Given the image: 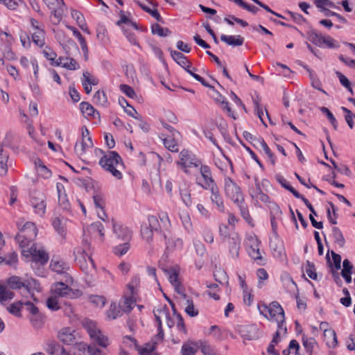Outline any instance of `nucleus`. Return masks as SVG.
<instances>
[{"label": "nucleus", "mask_w": 355, "mask_h": 355, "mask_svg": "<svg viewBox=\"0 0 355 355\" xmlns=\"http://www.w3.org/2000/svg\"><path fill=\"white\" fill-rule=\"evenodd\" d=\"M99 165L114 178L121 180L123 178L121 169L124 168L121 156L116 151H108L99 160Z\"/></svg>", "instance_id": "1"}, {"label": "nucleus", "mask_w": 355, "mask_h": 355, "mask_svg": "<svg viewBox=\"0 0 355 355\" xmlns=\"http://www.w3.org/2000/svg\"><path fill=\"white\" fill-rule=\"evenodd\" d=\"M259 313L269 320L275 321L277 323L278 330L286 331V328L283 327L284 322V311L280 304L277 302H273L267 306L265 304L258 305Z\"/></svg>", "instance_id": "2"}, {"label": "nucleus", "mask_w": 355, "mask_h": 355, "mask_svg": "<svg viewBox=\"0 0 355 355\" xmlns=\"http://www.w3.org/2000/svg\"><path fill=\"white\" fill-rule=\"evenodd\" d=\"M82 324L94 343L104 349L109 347L111 343L110 338L101 331L96 322L86 318L82 321Z\"/></svg>", "instance_id": "3"}, {"label": "nucleus", "mask_w": 355, "mask_h": 355, "mask_svg": "<svg viewBox=\"0 0 355 355\" xmlns=\"http://www.w3.org/2000/svg\"><path fill=\"white\" fill-rule=\"evenodd\" d=\"M28 203L33 213L40 218L45 216L46 210V196L42 191L33 189L29 192Z\"/></svg>", "instance_id": "4"}, {"label": "nucleus", "mask_w": 355, "mask_h": 355, "mask_svg": "<svg viewBox=\"0 0 355 355\" xmlns=\"http://www.w3.org/2000/svg\"><path fill=\"white\" fill-rule=\"evenodd\" d=\"M23 254L31 261V267L34 268L33 264L45 265L49 261V254L42 246L33 244L28 250H23Z\"/></svg>", "instance_id": "5"}, {"label": "nucleus", "mask_w": 355, "mask_h": 355, "mask_svg": "<svg viewBox=\"0 0 355 355\" xmlns=\"http://www.w3.org/2000/svg\"><path fill=\"white\" fill-rule=\"evenodd\" d=\"M186 174H189V168L198 167L201 165V161L191 151L183 149L179 154V159L175 162Z\"/></svg>", "instance_id": "6"}, {"label": "nucleus", "mask_w": 355, "mask_h": 355, "mask_svg": "<svg viewBox=\"0 0 355 355\" xmlns=\"http://www.w3.org/2000/svg\"><path fill=\"white\" fill-rule=\"evenodd\" d=\"M37 232L35 224L28 221L19 229V233L16 236V239L22 247H25L36 238Z\"/></svg>", "instance_id": "7"}, {"label": "nucleus", "mask_w": 355, "mask_h": 355, "mask_svg": "<svg viewBox=\"0 0 355 355\" xmlns=\"http://www.w3.org/2000/svg\"><path fill=\"white\" fill-rule=\"evenodd\" d=\"M224 191L225 196L235 204L244 202V198L240 187L230 177L224 178Z\"/></svg>", "instance_id": "8"}, {"label": "nucleus", "mask_w": 355, "mask_h": 355, "mask_svg": "<svg viewBox=\"0 0 355 355\" xmlns=\"http://www.w3.org/2000/svg\"><path fill=\"white\" fill-rule=\"evenodd\" d=\"M245 244L249 256L257 261L259 265L263 264V259L260 252L261 242L254 234H248Z\"/></svg>", "instance_id": "9"}, {"label": "nucleus", "mask_w": 355, "mask_h": 355, "mask_svg": "<svg viewBox=\"0 0 355 355\" xmlns=\"http://www.w3.org/2000/svg\"><path fill=\"white\" fill-rule=\"evenodd\" d=\"M31 27L29 33L31 35L32 41L38 46L42 47L45 43L44 25L42 22L34 18L30 19Z\"/></svg>", "instance_id": "10"}, {"label": "nucleus", "mask_w": 355, "mask_h": 355, "mask_svg": "<svg viewBox=\"0 0 355 355\" xmlns=\"http://www.w3.org/2000/svg\"><path fill=\"white\" fill-rule=\"evenodd\" d=\"M51 292L58 297H67L69 299H76L81 296L82 293L79 290L70 288L63 282H55L51 287Z\"/></svg>", "instance_id": "11"}, {"label": "nucleus", "mask_w": 355, "mask_h": 355, "mask_svg": "<svg viewBox=\"0 0 355 355\" xmlns=\"http://www.w3.org/2000/svg\"><path fill=\"white\" fill-rule=\"evenodd\" d=\"M165 275L167 277L169 282L173 286L174 290L184 299H186L187 295L184 293V289L182 286L181 282L179 279V272L177 268L171 267L168 268H162Z\"/></svg>", "instance_id": "12"}, {"label": "nucleus", "mask_w": 355, "mask_h": 355, "mask_svg": "<svg viewBox=\"0 0 355 355\" xmlns=\"http://www.w3.org/2000/svg\"><path fill=\"white\" fill-rule=\"evenodd\" d=\"M76 261L80 269L85 273H89L94 270L95 264L92 257L85 253V250L75 252Z\"/></svg>", "instance_id": "13"}, {"label": "nucleus", "mask_w": 355, "mask_h": 355, "mask_svg": "<svg viewBox=\"0 0 355 355\" xmlns=\"http://www.w3.org/2000/svg\"><path fill=\"white\" fill-rule=\"evenodd\" d=\"M200 166V173L203 179V182L197 180L196 183L205 190H207L210 187L216 185V183L212 178L210 168L207 165L202 164Z\"/></svg>", "instance_id": "14"}, {"label": "nucleus", "mask_w": 355, "mask_h": 355, "mask_svg": "<svg viewBox=\"0 0 355 355\" xmlns=\"http://www.w3.org/2000/svg\"><path fill=\"white\" fill-rule=\"evenodd\" d=\"M112 231L116 237L123 241H130L132 239V231L126 226L112 220Z\"/></svg>", "instance_id": "15"}, {"label": "nucleus", "mask_w": 355, "mask_h": 355, "mask_svg": "<svg viewBox=\"0 0 355 355\" xmlns=\"http://www.w3.org/2000/svg\"><path fill=\"white\" fill-rule=\"evenodd\" d=\"M78 334L71 327H63L58 333V338L62 343L66 345L73 344Z\"/></svg>", "instance_id": "16"}, {"label": "nucleus", "mask_w": 355, "mask_h": 355, "mask_svg": "<svg viewBox=\"0 0 355 355\" xmlns=\"http://www.w3.org/2000/svg\"><path fill=\"white\" fill-rule=\"evenodd\" d=\"M73 353L75 355H101L102 352L95 346L81 342L76 343Z\"/></svg>", "instance_id": "17"}, {"label": "nucleus", "mask_w": 355, "mask_h": 355, "mask_svg": "<svg viewBox=\"0 0 355 355\" xmlns=\"http://www.w3.org/2000/svg\"><path fill=\"white\" fill-rule=\"evenodd\" d=\"M180 136H171V135L161 134L159 138L163 144L168 150L173 153L178 152V141Z\"/></svg>", "instance_id": "18"}, {"label": "nucleus", "mask_w": 355, "mask_h": 355, "mask_svg": "<svg viewBox=\"0 0 355 355\" xmlns=\"http://www.w3.org/2000/svg\"><path fill=\"white\" fill-rule=\"evenodd\" d=\"M210 191V200L216 206L220 211H224L225 205L223 196H221L217 184L208 189Z\"/></svg>", "instance_id": "19"}, {"label": "nucleus", "mask_w": 355, "mask_h": 355, "mask_svg": "<svg viewBox=\"0 0 355 355\" xmlns=\"http://www.w3.org/2000/svg\"><path fill=\"white\" fill-rule=\"evenodd\" d=\"M50 268L58 274H64L69 269V265L59 257H53L51 261Z\"/></svg>", "instance_id": "20"}, {"label": "nucleus", "mask_w": 355, "mask_h": 355, "mask_svg": "<svg viewBox=\"0 0 355 355\" xmlns=\"http://www.w3.org/2000/svg\"><path fill=\"white\" fill-rule=\"evenodd\" d=\"M241 238L237 234L229 236V252L233 259L239 257Z\"/></svg>", "instance_id": "21"}, {"label": "nucleus", "mask_w": 355, "mask_h": 355, "mask_svg": "<svg viewBox=\"0 0 355 355\" xmlns=\"http://www.w3.org/2000/svg\"><path fill=\"white\" fill-rule=\"evenodd\" d=\"M54 66H61L69 70H76L80 68L78 63L73 58H59L56 60L55 63H53Z\"/></svg>", "instance_id": "22"}, {"label": "nucleus", "mask_w": 355, "mask_h": 355, "mask_svg": "<svg viewBox=\"0 0 355 355\" xmlns=\"http://www.w3.org/2000/svg\"><path fill=\"white\" fill-rule=\"evenodd\" d=\"M154 315L155 318V320L157 323L159 329H161L162 327V317L165 316L166 318H168L169 316L168 309L166 305H159L156 309L153 311Z\"/></svg>", "instance_id": "23"}, {"label": "nucleus", "mask_w": 355, "mask_h": 355, "mask_svg": "<svg viewBox=\"0 0 355 355\" xmlns=\"http://www.w3.org/2000/svg\"><path fill=\"white\" fill-rule=\"evenodd\" d=\"M220 40L227 45L232 46H241L244 42V39L241 35H221Z\"/></svg>", "instance_id": "24"}, {"label": "nucleus", "mask_w": 355, "mask_h": 355, "mask_svg": "<svg viewBox=\"0 0 355 355\" xmlns=\"http://www.w3.org/2000/svg\"><path fill=\"white\" fill-rule=\"evenodd\" d=\"M172 58L182 68L191 67V63L182 53L178 51H171Z\"/></svg>", "instance_id": "25"}, {"label": "nucleus", "mask_w": 355, "mask_h": 355, "mask_svg": "<svg viewBox=\"0 0 355 355\" xmlns=\"http://www.w3.org/2000/svg\"><path fill=\"white\" fill-rule=\"evenodd\" d=\"M15 293L10 288L0 282V304H3L6 301L13 299Z\"/></svg>", "instance_id": "26"}, {"label": "nucleus", "mask_w": 355, "mask_h": 355, "mask_svg": "<svg viewBox=\"0 0 355 355\" xmlns=\"http://www.w3.org/2000/svg\"><path fill=\"white\" fill-rule=\"evenodd\" d=\"M200 348V344L196 342L184 343L181 348L182 355H195Z\"/></svg>", "instance_id": "27"}, {"label": "nucleus", "mask_w": 355, "mask_h": 355, "mask_svg": "<svg viewBox=\"0 0 355 355\" xmlns=\"http://www.w3.org/2000/svg\"><path fill=\"white\" fill-rule=\"evenodd\" d=\"M324 336L325 338L326 343L329 347L334 348L338 345V340L336 334L334 330L331 329H325L324 331Z\"/></svg>", "instance_id": "28"}, {"label": "nucleus", "mask_w": 355, "mask_h": 355, "mask_svg": "<svg viewBox=\"0 0 355 355\" xmlns=\"http://www.w3.org/2000/svg\"><path fill=\"white\" fill-rule=\"evenodd\" d=\"M87 231L89 232V234H98L101 240H103L104 239V227L100 222L92 223L89 226L87 227Z\"/></svg>", "instance_id": "29"}, {"label": "nucleus", "mask_w": 355, "mask_h": 355, "mask_svg": "<svg viewBox=\"0 0 355 355\" xmlns=\"http://www.w3.org/2000/svg\"><path fill=\"white\" fill-rule=\"evenodd\" d=\"M225 330L222 329L218 325H212L209 328V335L211 336L212 338L216 341H222L225 339Z\"/></svg>", "instance_id": "30"}, {"label": "nucleus", "mask_w": 355, "mask_h": 355, "mask_svg": "<svg viewBox=\"0 0 355 355\" xmlns=\"http://www.w3.org/2000/svg\"><path fill=\"white\" fill-rule=\"evenodd\" d=\"M250 196L257 202H262L263 203L269 202V197L268 195L263 193L259 185H257L253 191L250 192Z\"/></svg>", "instance_id": "31"}, {"label": "nucleus", "mask_w": 355, "mask_h": 355, "mask_svg": "<svg viewBox=\"0 0 355 355\" xmlns=\"http://www.w3.org/2000/svg\"><path fill=\"white\" fill-rule=\"evenodd\" d=\"M134 295L130 297L125 296L119 302V306L123 311L129 313L133 308L135 301L133 299Z\"/></svg>", "instance_id": "32"}, {"label": "nucleus", "mask_w": 355, "mask_h": 355, "mask_svg": "<svg viewBox=\"0 0 355 355\" xmlns=\"http://www.w3.org/2000/svg\"><path fill=\"white\" fill-rule=\"evenodd\" d=\"M24 288L26 290L28 293L31 294L32 297L33 296V294L32 293L33 291L40 292L42 290L40 284L38 282V281L34 279H28L25 280Z\"/></svg>", "instance_id": "33"}, {"label": "nucleus", "mask_w": 355, "mask_h": 355, "mask_svg": "<svg viewBox=\"0 0 355 355\" xmlns=\"http://www.w3.org/2000/svg\"><path fill=\"white\" fill-rule=\"evenodd\" d=\"M93 147V142L88 141L86 140H81V142L76 143L74 147L75 152L78 155H83L87 149L91 148Z\"/></svg>", "instance_id": "34"}, {"label": "nucleus", "mask_w": 355, "mask_h": 355, "mask_svg": "<svg viewBox=\"0 0 355 355\" xmlns=\"http://www.w3.org/2000/svg\"><path fill=\"white\" fill-rule=\"evenodd\" d=\"M80 109L82 113L89 116L96 117V115H99L98 112H96L92 105L87 102H81L80 104Z\"/></svg>", "instance_id": "35"}, {"label": "nucleus", "mask_w": 355, "mask_h": 355, "mask_svg": "<svg viewBox=\"0 0 355 355\" xmlns=\"http://www.w3.org/2000/svg\"><path fill=\"white\" fill-rule=\"evenodd\" d=\"M8 286L11 289H19L25 288V281H21V278L17 276L10 277L8 281Z\"/></svg>", "instance_id": "36"}, {"label": "nucleus", "mask_w": 355, "mask_h": 355, "mask_svg": "<svg viewBox=\"0 0 355 355\" xmlns=\"http://www.w3.org/2000/svg\"><path fill=\"white\" fill-rule=\"evenodd\" d=\"M281 279L284 286L289 292H295L297 290L296 284L288 274H284L281 277Z\"/></svg>", "instance_id": "37"}, {"label": "nucleus", "mask_w": 355, "mask_h": 355, "mask_svg": "<svg viewBox=\"0 0 355 355\" xmlns=\"http://www.w3.org/2000/svg\"><path fill=\"white\" fill-rule=\"evenodd\" d=\"M118 26H125L130 29V27H132L135 30H139V28L135 21H132L130 18L126 17L124 15H121L120 20H119L116 23Z\"/></svg>", "instance_id": "38"}, {"label": "nucleus", "mask_w": 355, "mask_h": 355, "mask_svg": "<svg viewBox=\"0 0 355 355\" xmlns=\"http://www.w3.org/2000/svg\"><path fill=\"white\" fill-rule=\"evenodd\" d=\"M255 141H257V144L260 146V148H261L265 154L268 156L271 163L275 164V161L274 159V155L265 141L263 139H256Z\"/></svg>", "instance_id": "39"}, {"label": "nucleus", "mask_w": 355, "mask_h": 355, "mask_svg": "<svg viewBox=\"0 0 355 355\" xmlns=\"http://www.w3.org/2000/svg\"><path fill=\"white\" fill-rule=\"evenodd\" d=\"M254 329V328L253 327L240 326L239 327L238 331L241 336L243 338L247 340H252L254 337V335L252 332V330Z\"/></svg>", "instance_id": "40"}, {"label": "nucleus", "mask_w": 355, "mask_h": 355, "mask_svg": "<svg viewBox=\"0 0 355 355\" xmlns=\"http://www.w3.org/2000/svg\"><path fill=\"white\" fill-rule=\"evenodd\" d=\"M156 343L153 340L152 343H146L143 347L139 349L140 355H157L155 350L156 348Z\"/></svg>", "instance_id": "41"}, {"label": "nucleus", "mask_w": 355, "mask_h": 355, "mask_svg": "<svg viewBox=\"0 0 355 355\" xmlns=\"http://www.w3.org/2000/svg\"><path fill=\"white\" fill-rule=\"evenodd\" d=\"M184 311L191 317H196L198 315V310L194 306L192 300L185 299Z\"/></svg>", "instance_id": "42"}, {"label": "nucleus", "mask_w": 355, "mask_h": 355, "mask_svg": "<svg viewBox=\"0 0 355 355\" xmlns=\"http://www.w3.org/2000/svg\"><path fill=\"white\" fill-rule=\"evenodd\" d=\"M154 230L148 227L147 225H142L141 228V234L142 238L148 243L153 241Z\"/></svg>", "instance_id": "43"}, {"label": "nucleus", "mask_w": 355, "mask_h": 355, "mask_svg": "<svg viewBox=\"0 0 355 355\" xmlns=\"http://www.w3.org/2000/svg\"><path fill=\"white\" fill-rule=\"evenodd\" d=\"M180 195L182 202L186 207H190L192 205V199L191 197L190 191L188 189H180Z\"/></svg>", "instance_id": "44"}, {"label": "nucleus", "mask_w": 355, "mask_h": 355, "mask_svg": "<svg viewBox=\"0 0 355 355\" xmlns=\"http://www.w3.org/2000/svg\"><path fill=\"white\" fill-rule=\"evenodd\" d=\"M140 285V278L135 275L132 277L130 282L128 284V288L130 291L131 295H135L137 293V288Z\"/></svg>", "instance_id": "45"}, {"label": "nucleus", "mask_w": 355, "mask_h": 355, "mask_svg": "<svg viewBox=\"0 0 355 355\" xmlns=\"http://www.w3.org/2000/svg\"><path fill=\"white\" fill-rule=\"evenodd\" d=\"M330 207L327 208V217L330 223L332 224H336L337 223V211L338 209L334 206V205L332 202H329Z\"/></svg>", "instance_id": "46"}, {"label": "nucleus", "mask_w": 355, "mask_h": 355, "mask_svg": "<svg viewBox=\"0 0 355 355\" xmlns=\"http://www.w3.org/2000/svg\"><path fill=\"white\" fill-rule=\"evenodd\" d=\"M123 244L118 245L113 248V252L117 256L125 254L130 249L129 241H124Z\"/></svg>", "instance_id": "47"}, {"label": "nucleus", "mask_w": 355, "mask_h": 355, "mask_svg": "<svg viewBox=\"0 0 355 355\" xmlns=\"http://www.w3.org/2000/svg\"><path fill=\"white\" fill-rule=\"evenodd\" d=\"M166 245L167 250L181 249L183 246V241L180 239H168L166 241Z\"/></svg>", "instance_id": "48"}, {"label": "nucleus", "mask_w": 355, "mask_h": 355, "mask_svg": "<svg viewBox=\"0 0 355 355\" xmlns=\"http://www.w3.org/2000/svg\"><path fill=\"white\" fill-rule=\"evenodd\" d=\"M241 286L243 288V302L248 306H250L253 302V295L251 293V292L250 291H248L247 289V288L245 287V284L243 280L241 281Z\"/></svg>", "instance_id": "49"}, {"label": "nucleus", "mask_w": 355, "mask_h": 355, "mask_svg": "<svg viewBox=\"0 0 355 355\" xmlns=\"http://www.w3.org/2000/svg\"><path fill=\"white\" fill-rule=\"evenodd\" d=\"M200 348L203 355H220L214 347L200 342Z\"/></svg>", "instance_id": "50"}, {"label": "nucleus", "mask_w": 355, "mask_h": 355, "mask_svg": "<svg viewBox=\"0 0 355 355\" xmlns=\"http://www.w3.org/2000/svg\"><path fill=\"white\" fill-rule=\"evenodd\" d=\"M333 231V237L335 240V242L337 243L340 246H343L345 244V239L343 235L342 232L337 227H334L332 229Z\"/></svg>", "instance_id": "51"}, {"label": "nucleus", "mask_w": 355, "mask_h": 355, "mask_svg": "<svg viewBox=\"0 0 355 355\" xmlns=\"http://www.w3.org/2000/svg\"><path fill=\"white\" fill-rule=\"evenodd\" d=\"M122 31L125 37L132 45L140 47L139 44L137 42V37L134 33L131 32L130 29L125 28V26H122Z\"/></svg>", "instance_id": "52"}, {"label": "nucleus", "mask_w": 355, "mask_h": 355, "mask_svg": "<svg viewBox=\"0 0 355 355\" xmlns=\"http://www.w3.org/2000/svg\"><path fill=\"white\" fill-rule=\"evenodd\" d=\"M93 100L95 103L101 105H105L107 102L105 94L104 93V92L100 90L97 91L94 94Z\"/></svg>", "instance_id": "53"}, {"label": "nucleus", "mask_w": 355, "mask_h": 355, "mask_svg": "<svg viewBox=\"0 0 355 355\" xmlns=\"http://www.w3.org/2000/svg\"><path fill=\"white\" fill-rule=\"evenodd\" d=\"M151 29L153 34L157 35L161 37H166L171 33L168 28H164L157 24L153 25Z\"/></svg>", "instance_id": "54"}, {"label": "nucleus", "mask_w": 355, "mask_h": 355, "mask_svg": "<svg viewBox=\"0 0 355 355\" xmlns=\"http://www.w3.org/2000/svg\"><path fill=\"white\" fill-rule=\"evenodd\" d=\"M42 53H43L44 56L47 60L51 61V65H53V63H55L56 62L55 58L57 57V54L50 47L45 46L44 49L42 51Z\"/></svg>", "instance_id": "55"}, {"label": "nucleus", "mask_w": 355, "mask_h": 355, "mask_svg": "<svg viewBox=\"0 0 355 355\" xmlns=\"http://www.w3.org/2000/svg\"><path fill=\"white\" fill-rule=\"evenodd\" d=\"M47 307L52 311L58 310L60 306L59 305L58 297L55 295H53L49 297L46 301Z\"/></svg>", "instance_id": "56"}, {"label": "nucleus", "mask_w": 355, "mask_h": 355, "mask_svg": "<svg viewBox=\"0 0 355 355\" xmlns=\"http://www.w3.org/2000/svg\"><path fill=\"white\" fill-rule=\"evenodd\" d=\"M180 218L184 228L189 231L192 227L191 218L187 211H183L180 214Z\"/></svg>", "instance_id": "57"}, {"label": "nucleus", "mask_w": 355, "mask_h": 355, "mask_svg": "<svg viewBox=\"0 0 355 355\" xmlns=\"http://www.w3.org/2000/svg\"><path fill=\"white\" fill-rule=\"evenodd\" d=\"M322 34L315 32H311L309 35V40L315 45L322 47Z\"/></svg>", "instance_id": "58"}, {"label": "nucleus", "mask_w": 355, "mask_h": 355, "mask_svg": "<svg viewBox=\"0 0 355 355\" xmlns=\"http://www.w3.org/2000/svg\"><path fill=\"white\" fill-rule=\"evenodd\" d=\"M302 344L308 352L311 354L313 349L316 344V341L313 338L302 337Z\"/></svg>", "instance_id": "59"}, {"label": "nucleus", "mask_w": 355, "mask_h": 355, "mask_svg": "<svg viewBox=\"0 0 355 355\" xmlns=\"http://www.w3.org/2000/svg\"><path fill=\"white\" fill-rule=\"evenodd\" d=\"M21 309H22V301L12 303L7 308L8 312L15 316H20Z\"/></svg>", "instance_id": "60"}, {"label": "nucleus", "mask_w": 355, "mask_h": 355, "mask_svg": "<svg viewBox=\"0 0 355 355\" xmlns=\"http://www.w3.org/2000/svg\"><path fill=\"white\" fill-rule=\"evenodd\" d=\"M58 347V345L53 340H47L44 343V349L49 355H53Z\"/></svg>", "instance_id": "61"}, {"label": "nucleus", "mask_w": 355, "mask_h": 355, "mask_svg": "<svg viewBox=\"0 0 355 355\" xmlns=\"http://www.w3.org/2000/svg\"><path fill=\"white\" fill-rule=\"evenodd\" d=\"M316 6L322 11V10L327 9L326 7L336 8L335 3L330 0H315Z\"/></svg>", "instance_id": "62"}, {"label": "nucleus", "mask_w": 355, "mask_h": 355, "mask_svg": "<svg viewBox=\"0 0 355 355\" xmlns=\"http://www.w3.org/2000/svg\"><path fill=\"white\" fill-rule=\"evenodd\" d=\"M30 322L32 326L37 329H41L44 323L42 317L38 313L32 315Z\"/></svg>", "instance_id": "63"}, {"label": "nucleus", "mask_w": 355, "mask_h": 355, "mask_svg": "<svg viewBox=\"0 0 355 355\" xmlns=\"http://www.w3.org/2000/svg\"><path fill=\"white\" fill-rule=\"evenodd\" d=\"M257 276L259 279L258 286L259 288L263 286V281H266L268 278V274L264 268H259L257 270Z\"/></svg>", "instance_id": "64"}]
</instances>
